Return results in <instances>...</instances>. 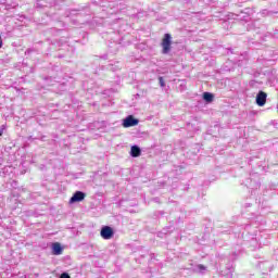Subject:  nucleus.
I'll return each instance as SVG.
<instances>
[{"label":"nucleus","instance_id":"obj_7","mask_svg":"<svg viewBox=\"0 0 278 278\" xmlns=\"http://www.w3.org/2000/svg\"><path fill=\"white\" fill-rule=\"evenodd\" d=\"M142 151L138 146H132L130 149V155L131 157H140Z\"/></svg>","mask_w":278,"mask_h":278},{"label":"nucleus","instance_id":"obj_6","mask_svg":"<svg viewBox=\"0 0 278 278\" xmlns=\"http://www.w3.org/2000/svg\"><path fill=\"white\" fill-rule=\"evenodd\" d=\"M64 249H62V244L60 242H55L52 244V255H62Z\"/></svg>","mask_w":278,"mask_h":278},{"label":"nucleus","instance_id":"obj_10","mask_svg":"<svg viewBox=\"0 0 278 278\" xmlns=\"http://www.w3.org/2000/svg\"><path fill=\"white\" fill-rule=\"evenodd\" d=\"M60 278H71V276L67 273L61 274Z\"/></svg>","mask_w":278,"mask_h":278},{"label":"nucleus","instance_id":"obj_13","mask_svg":"<svg viewBox=\"0 0 278 278\" xmlns=\"http://www.w3.org/2000/svg\"><path fill=\"white\" fill-rule=\"evenodd\" d=\"M1 47H3V39H1V37H0V49H1Z\"/></svg>","mask_w":278,"mask_h":278},{"label":"nucleus","instance_id":"obj_3","mask_svg":"<svg viewBox=\"0 0 278 278\" xmlns=\"http://www.w3.org/2000/svg\"><path fill=\"white\" fill-rule=\"evenodd\" d=\"M138 123H140V121H138L137 118L134 117V115H128L124 121H123V127H125V129L129 128V127H136V125H138Z\"/></svg>","mask_w":278,"mask_h":278},{"label":"nucleus","instance_id":"obj_4","mask_svg":"<svg viewBox=\"0 0 278 278\" xmlns=\"http://www.w3.org/2000/svg\"><path fill=\"white\" fill-rule=\"evenodd\" d=\"M268 94H266V92L264 91H260L256 96V104L260 108H264V105H266V99H267Z\"/></svg>","mask_w":278,"mask_h":278},{"label":"nucleus","instance_id":"obj_5","mask_svg":"<svg viewBox=\"0 0 278 278\" xmlns=\"http://www.w3.org/2000/svg\"><path fill=\"white\" fill-rule=\"evenodd\" d=\"M84 199H86V193L76 191L70 199V203H80V201H84Z\"/></svg>","mask_w":278,"mask_h":278},{"label":"nucleus","instance_id":"obj_12","mask_svg":"<svg viewBox=\"0 0 278 278\" xmlns=\"http://www.w3.org/2000/svg\"><path fill=\"white\" fill-rule=\"evenodd\" d=\"M198 268L200 269V270H205V267H204V265H198Z\"/></svg>","mask_w":278,"mask_h":278},{"label":"nucleus","instance_id":"obj_9","mask_svg":"<svg viewBox=\"0 0 278 278\" xmlns=\"http://www.w3.org/2000/svg\"><path fill=\"white\" fill-rule=\"evenodd\" d=\"M159 83L161 88H164V86H166V83H164V77H159Z\"/></svg>","mask_w":278,"mask_h":278},{"label":"nucleus","instance_id":"obj_1","mask_svg":"<svg viewBox=\"0 0 278 278\" xmlns=\"http://www.w3.org/2000/svg\"><path fill=\"white\" fill-rule=\"evenodd\" d=\"M172 45H173V36H170V34H165L161 41V47L163 49L162 53L164 55H166L167 53H170Z\"/></svg>","mask_w":278,"mask_h":278},{"label":"nucleus","instance_id":"obj_8","mask_svg":"<svg viewBox=\"0 0 278 278\" xmlns=\"http://www.w3.org/2000/svg\"><path fill=\"white\" fill-rule=\"evenodd\" d=\"M203 99L206 101V103H212V101H214V93L204 92Z\"/></svg>","mask_w":278,"mask_h":278},{"label":"nucleus","instance_id":"obj_2","mask_svg":"<svg viewBox=\"0 0 278 278\" xmlns=\"http://www.w3.org/2000/svg\"><path fill=\"white\" fill-rule=\"evenodd\" d=\"M100 236L103 240H112L114 238V229L110 226H104L100 231Z\"/></svg>","mask_w":278,"mask_h":278},{"label":"nucleus","instance_id":"obj_11","mask_svg":"<svg viewBox=\"0 0 278 278\" xmlns=\"http://www.w3.org/2000/svg\"><path fill=\"white\" fill-rule=\"evenodd\" d=\"M3 129H5V126H4V125L1 126V129H0V137L3 136Z\"/></svg>","mask_w":278,"mask_h":278}]
</instances>
